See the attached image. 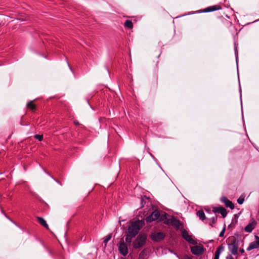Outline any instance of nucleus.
<instances>
[{"label": "nucleus", "instance_id": "1", "mask_svg": "<svg viewBox=\"0 0 259 259\" xmlns=\"http://www.w3.org/2000/svg\"><path fill=\"white\" fill-rule=\"evenodd\" d=\"M141 225V223L140 221L133 222L128 228V233L131 234L133 236H136L140 230Z\"/></svg>", "mask_w": 259, "mask_h": 259}, {"label": "nucleus", "instance_id": "2", "mask_svg": "<svg viewBox=\"0 0 259 259\" xmlns=\"http://www.w3.org/2000/svg\"><path fill=\"white\" fill-rule=\"evenodd\" d=\"M146 236L145 234L139 235L133 242V246L135 248H139L142 247L145 243Z\"/></svg>", "mask_w": 259, "mask_h": 259}, {"label": "nucleus", "instance_id": "3", "mask_svg": "<svg viewBox=\"0 0 259 259\" xmlns=\"http://www.w3.org/2000/svg\"><path fill=\"white\" fill-rule=\"evenodd\" d=\"M160 213L158 210H155L150 215L146 218V221L147 223H151L158 219Z\"/></svg>", "mask_w": 259, "mask_h": 259}, {"label": "nucleus", "instance_id": "4", "mask_svg": "<svg viewBox=\"0 0 259 259\" xmlns=\"http://www.w3.org/2000/svg\"><path fill=\"white\" fill-rule=\"evenodd\" d=\"M255 240L251 242L247 248V250L250 251L259 247V237L255 235L254 236Z\"/></svg>", "mask_w": 259, "mask_h": 259}, {"label": "nucleus", "instance_id": "5", "mask_svg": "<svg viewBox=\"0 0 259 259\" xmlns=\"http://www.w3.org/2000/svg\"><path fill=\"white\" fill-rule=\"evenodd\" d=\"M118 250L122 255L125 256L128 253L127 245L123 242H120L118 246Z\"/></svg>", "mask_w": 259, "mask_h": 259}, {"label": "nucleus", "instance_id": "6", "mask_svg": "<svg viewBox=\"0 0 259 259\" xmlns=\"http://www.w3.org/2000/svg\"><path fill=\"white\" fill-rule=\"evenodd\" d=\"M165 237V235L162 232L153 233L151 235V238L153 241H159L162 240Z\"/></svg>", "mask_w": 259, "mask_h": 259}, {"label": "nucleus", "instance_id": "7", "mask_svg": "<svg viewBox=\"0 0 259 259\" xmlns=\"http://www.w3.org/2000/svg\"><path fill=\"white\" fill-rule=\"evenodd\" d=\"M165 224H169L178 229H179L181 226V222L175 217H172L170 219L168 220L167 222Z\"/></svg>", "mask_w": 259, "mask_h": 259}, {"label": "nucleus", "instance_id": "8", "mask_svg": "<svg viewBox=\"0 0 259 259\" xmlns=\"http://www.w3.org/2000/svg\"><path fill=\"white\" fill-rule=\"evenodd\" d=\"M256 222L252 219L251 221L244 228V231L247 233H250L255 228Z\"/></svg>", "mask_w": 259, "mask_h": 259}, {"label": "nucleus", "instance_id": "9", "mask_svg": "<svg viewBox=\"0 0 259 259\" xmlns=\"http://www.w3.org/2000/svg\"><path fill=\"white\" fill-rule=\"evenodd\" d=\"M212 211L214 213H221L223 218H225L227 214L226 209L223 207H214Z\"/></svg>", "mask_w": 259, "mask_h": 259}, {"label": "nucleus", "instance_id": "10", "mask_svg": "<svg viewBox=\"0 0 259 259\" xmlns=\"http://www.w3.org/2000/svg\"><path fill=\"white\" fill-rule=\"evenodd\" d=\"M191 251L194 255H199L203 252V249L201 246L196 245L191 247Z\"/></svg>", "mask_w": 259, "mask_h": 259}, {"label": "nucleus", "instance_id": "11", "mask_svg": "<svg viewBox=\"0 0 259 259\" xmlns=\"http://www.w3.org/2000/svg\"><path fill=\"white\" fill-rule=\"evenodd\" d=\"M221 201L222 203H224L227 207H229L231 209H234V205L233 203L229 200L226 197H223L221 199Z\"/></svg>", "mask_w": 259, "mask_h": 259}, {"label": "nucleus", "instance_id": "12", "mask_svg": "<svg viewBox=\"0 0 259 259\" xmlns=\"http://www.w3.org/2000/svg\"><path fill=\"white\" fill-rule=\"evenodd\" d=\"M229 251L234 255H236L238 252V246L237 243L234 242L228 245Z\"/></svg>", "mask_w": 259, "mask_h": 259}, {"label": "nucleus", "instance_id": "13", "mask_svg": "<svg viewBox=\"0 0 259 259\" xmlns=\"http://www.w3.org/2000/svg\"><path fill=\"white\" fill-rule=\"evenodd\" d=\"M182 235L183 237L190 243H195L194 240L192 238V237H191L190 235H189V233L187 231L184 230L183 231H182Z\"/></svg>", "mask_w": 259, "mask_h": 259}, {"label": "nucleus", "instance_id": "14", "mask_svg": "<svg viewBox=\"0 0 259 259\" xmlns=\"http://www.w3.org/2000/svg\"><path fill=\"white\" fill-rule=\"evenodd\" d=\"M222 7L220 5H214L208 7L203 10V12H211L216 10H221Z\"/></svg>", "mask_w": 259, "mask_h": 259}, {"label": "nucleus", "instance_id": "15", "mask_svg": "<svg viewBox=\"0 0 259 259\" xmlns=\"http://www.w3.org/2000/svg\"><path fill=\"white\" fill-rule=\"evenodd\" d=\"M36 218H37V220L38 223L40 225H41L42 226H44L47 229H49L48 225L47 224L46 221L42 218L39 217H37Z\"/></svg>", "mask_w": 259, "mask_h": 259}, {"label": "nucleus", "instance_id": "16", "mask_svg": "<svg viewBox=\"0 0 259 259\" xmlns=\"http://www.w3.org/2000/svg\"><path fill=\"white\" fill-rule=\"evenodd\" d=\"M196 214L197 216L202 221L204 220L206 218L205 213L202 210L198 211Z\"/></svg>", "mask_w": 259, "mask_h": 259}, {"label": "nucleus", "instance_id": "17", "mask_svg": "<svg viewBox=\"0 0 259 259\" xmlns=\"http://www.w3.org/2000/svg\"><path fill=\"white\" fill-rule=\"evenodd\" d=\"M27 107L32 111L35 110V105L33 103L32 101H30L27 103Z\"/></svg>", "mask_w": 259, "mask_h": 259}, {"label": "nucleus", "instance_id": "18", "mask_svg": "<svg viewBox=\"0 0 259 259\" xmlns=\"http://www.w3.org/2000/svg\"><path fill=\"white\" fill-rule=\"evenodd\" d=\"M224 247L223 245H221V246H219L217 248V250L215 252L214 255L220 256V254L224 250Z\"/></svg>", "mask_w": 259, "mask_h": 259}, {"label": "nucleus", "instance_id": "19", "mask_svg": "<svg viewBox=\"0 0 259 259\" xmlns=\"http://www.w3.org/2000/svg\"><path fill=\"white\" fill-rule=\"evenodd\" d=\"M124 26L126 28L132 29L133 27V24L132 21L127 20L124 23Z\"/></svg>", "mask_w": 259, "mask_h": 259}, {"label": "nucleus", "instance_id": "20", "mask_svg": "<svg viewBox=\"0 0 259 259\" xmlns=\"http://www.w3.org/2000/svg\"><path fill=\"white\" fill-rule=\"evenodd\" d=\"M135 236H133L131 234L128 233V234L125 237V240L127 243H131L132 239L135 237Z\"/></svg>", "mask_w": 259, "mask_h": 259}, {"label": "nucleus", "instance_id": "21", "mask_svg": "<svg viewBox=\"0 0 259 259\" xmlns=\"http://www.w3.org/2000/svg\"><path fill=\"white\" fill-rule=\"evenodd\" d=\"M111 237H112V234H110L108 235L104 238V243L105 246L106 245L107 243L111 239Z\"/></svg>", "mask_w": 259, "mask_h": 259}, {"label": "nucleus", "instance_id": "22", "mask_svg": "<svg viewBox=\"0 0 259 259\" xmlns=\"http://www.w3.org/2000/svg\"><path fill=\"white\" fill-rule=\"evenodd\" d=\"M34 137L37 139L39 141H42V139H43V136L42 135H35L34 136Z\"/></svg>", "mask_w": 259, "mask_h": 259}, {"label": "nucleus", "instance_id": "23", "mask_svg": "<svg viewBox=\"0 0 259 259\" xmlns=\"http://www.w3.org/2000/svg\"><path fill=\"white\" fill-rule=\"evenodd\" d=\"M244 199L243 197H240L238 200H237V202L239 204H242L243 202H244Z\"/></svg>", "mask_w": 259, "mask_h": 259}, {"label": "nucleus", "instance_id": "24", "mask_svg": "<svg viewBox=\"0 0 259 259\" xmlns=\"http://www.w3.org/2000/svg\"><path fill=\"white\" fill-rule=\"evenodd\" d=\"M145 203V199L144 198L142 197L141 199V207H143L144 206V204Z\"/></svg>", "mask_w": 259, "mask_h": 259}, {"label": "nucleus", "instance_id": "25", "mask_svg": "<svg viewBox=\"0 0 259 259\" xmlns=\"http://www.w3.org/2000/svg\"><path fill=\"white\" fill-rule=\"evenodd\" d=\"M225 228H224L223 230L220 232V234H219V236L220 237H223L224 235V233H225Z\"/></svg>", "mask_w": 259, "mask_h": 259}, {"label": "nucleus", "instance_id": "26", "mask_svg": "<svg viewBox=\"0 0 259 259\" xmlns=\"http://www.w3.org/2000/svg\"><path fill=\"white\" fill-rule=\"evenodd\" d=\"M226 259H234V258L231 255H228L226 257Z\"/></svg>", "mask_w": 259, "mask_h": 259}, {"label": "nucleus", "instance_id": "27", "mask_svg": "<svg viewBox=\"0 0 259 259\" xmlns=\"http://www.w3.org/2000/svg\"><path fill=\"white\" fill-rule=\"evenodd\" d=\"M240 251L241 253H243L244 252V250L243 248H241L240 249Z\"/></svg>", "mask_w": 259, "mask_h": 259}, {"label": "nucleus", "instance_id": "28", "mask_svg": "<svg viewBox=\"0 0 259 259\" xmlns=\"http://www.w3.org/2000/svg\"><path fill=\"white\" fill-rule=\"evenodd\" d=\"M220 256L214 255V259H219Z\"/></svg>", "mask_w": 259, "mask_h": 259}, {"label": "nucleus", "instance_id": "29", "mask_svg": "<svg viewBox=\"0 0 259 259\" xmlns=\"http://www.w3.org/2000/svg\"><path fill=\"white\" fill-rule=\"evenodd\" d=\"M74 124H76V125H77V124H78V123H78V122L77 121H74Z\"/></svg>", "mask_w": 259, "mask_h": 259}, {"label": "nucleus", "instance_id": "30", "mask_svg": "<svg viewBox=\"0 0 259 259\" xmlns=\"http://www.w3.org/2000/svg\"><path fill=\"white\" fill-rule=\"evenodd\" d=\"M184 259H192V258L190 257L187 256V257H185Z\"/></svg>", "mask_w": 259, "mask_h": 259}]
</instances>
